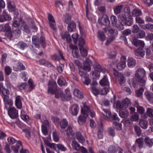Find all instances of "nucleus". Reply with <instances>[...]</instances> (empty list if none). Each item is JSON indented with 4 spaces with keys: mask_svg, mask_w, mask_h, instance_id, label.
<instances>
[{
    "mask_svg": "<svg viewBox=\"0 0 153 153\" xmlns=\"http://www.w3.org/2000/svg\"><path fill=\"white\" fill-rule=\"evenodd\" d=\"M56 82L54 80L50 81L48 83V92L51 94H54L58 89Z\"/></svg>",
    "mask_w": 153,
    "mask_h": 153,
    "instance_id": "f257e3e1",
    "label": "nucleus"
},
{
    "mask_svg": "<svg viewBox=\"0 0 153 153\" xmlns=\"http://www.w3.org/2000/svg\"><path fill=\"white\" fill-rule=\"evenodd\" d=\"M48 18L49 21V24L51 28L55 31H56L57 28L55 20L53 16L50 14L48 15Z\"/></svg>",
    "mask_w": 153,
    "mask_h": 153,
    "instance_id": "f03ea898",
    "label": "nucleus"
},
{
    "mask_svg": "<svg viewBox=\"0 0 153 153\" xmlns=\"http://www.w3.org/2000/svg\"><path fill=\"white\" fill-rule=\"evenodd\" d=\"M98 22L101 25H104L106 26L109 25L110 22L107 15L103 16L101 18H99Z\"/></svg>",
    "mask_w": 153,
    "mask_h": 153,
    "instance_id": "7ed1b4c3",
    "label": "nucleus"
},
{
    "mask_svg": "<svg viewBox=\"0 0 153 153\" xmlns=\"http://www.w3.org/2000/svg\"><path fill=\"white\" fill-rule=\"evenodd\" d=\"M8 114L12 119L16 118L18 116V111L14 107L10 108L8 110Z\"/></svg>",
    "mask_w": 153,
    "mask_h": 153,
    "instance_id": "20e7f679",
    "label": "nucleus"
},
{
    "mask_svg": "<svg viewBox=\"0 0 153 153\" xmlns=\"http://www.w3.org/2000/svg\"><path fill=\"white\" fill-rule=\"evenodd\" d=\"M146 74V71L143 68H139L138 69L135 74L136 78L140 79L144 78Z\"/></svg>",
    "mask_w": 153,
    "mask_h": 153,
    "instance_id": "39448f33",
    "label": "nucleus"
},
{
    "mask_svg": "<svg viewBox=\"0 0 153 153\" xmlns=\"http://www.w3.org/2000/svg\"><path fill=\"white\" fill-rule=\"evenodd\" d=\"M91 61L88 58H86L85 62L83 63V69L86 71H89L91 70Z\"/></svg>",
    "mask_w": 153,
    "mask_h": 153,
    "instance_id": "423d86ee",
    "label": "nucleus"
},
{
    "mask_svg": "<svg viewBox=\"0 0 153 153\" xmlns=\"http://www.w3.org/2000/svg\"><path fill=\"white\" fill-rule=\"evenodd\" d=\"M54 94H55V97L56 98H60L63 100H65L66 98L65 94L60 89H58Z\"/></svg>",
    "mask_w": 153,
    "mask_h": 153,
    "instance_id": "0eeeda50",
    "label": "nucleus"
},
{
    "mask_svg": "<svg viewBox=\"0 0 153 153\" xmlns=\"http://www.w3.org/2000/svg\"><path fill=\"white\" fill-rule=\"evenodd\" d=\"M79 109V107L77 105H72L70 108L71 112L73 115L76 116L78 112Z\"/></svg>",
    "mask_w": 153,
    "mask_h": 153,
    "instance_id": "6e6552de",
    "label": "nucleus"
},
{
    "mask_svg": "<svg viewBox=\"0 0 153 153\" xmlns=\"http://www.w3.org/2000/svg\"><path fill=\"white\" fill-rule=\"evenodd\" d=\"M127 62L128 66L129 68H132L134 67L136 63V60L132 57L128 58Z\"/></svg>",
    "mask_w": 153,
    "mask_h": 153,
    "instance_id": "1a4fd4ad",
    "label": "nucleus"
},
{
    "mask_svg": "<svg viewBox=\"0 0 153 153\" xmlns=\"http://www.w3.org/2000/svg\"><path fill=\"white\" fill-rule=\"evenodd\" d=\"M32 41L33 45L36 48H38L40 46L39 41V37L37 36H32Z\"/></svg>",
    "mask_w": 153,
    "mask_h": 153,
    "instance_id": "9d476101",
    "label": "nucleus"
},
{
    "mask_svg": "<svg viewBox=\"0 0 153 153\" xmlns=\"http://www.w3.org/2000/svg\"><path fill=\"white\" fill-rule=\"evenodd\" d=\"M15 104L18 109H21L22 107L21 99L20 96H17L15 98Z\"/></svg>",
    "mask_w": 153,
    "mask_h": 153,
    "instance_id": "9b49d317",
    "label": "nucleus"
},
{
    "mask_svg": "<svg viewBox=\"0 0 153 153\" xmlns=\"http://www.w3.org/2000/svg\"><path fill=\"white\" fill-rule=\"evenodd\" d=\"M83 116L80 115L78 117V121L80 125L83 124L86 121V118L88 117V114H82Z\"/></svg>",
    "mask_w": 153,
    "mask_h": 153,
    "instance_id": "f8f14e48",
    "label": "nucleus"
},
{
    "mask_svg": "<svg viewBox=\"0 0 153 153\" xmlns=\"http://www.w3.org/2000/svg\"><path fill=\"white\" fill-rule=\"evenodd\" d=\"M1 92L4 96L3 98L4 101H7L9 99V92L8 90L7 89L3 88Z\"/></svg>",
    "mask_w": 153,
    "mask_h": 153,
    "instance_id": "ddd939ff",
    "label": "nucleus"
},
{
    "mask_svg": "<svg viewBox=\"0 0 153 153\" xmlns=\"http://www.w3.org/2000/svg\"><path fill=\"white\" fill-rule=\"evenodd\" d=\"M84 108H82L81 112L82 114H88V116L89 113L92 110V109L88 106H87L85 104L83 105Z\"/></svg>",
    "mask_w": 153,
    "mask_h": 153,
    "instance_id": "4468645a",
    "label": "nucleus"
},
{
    "mask_svg": "<svg viewBox=\"0 0 153 153\" xmlns=\"http://www.w3.org/2000/svg\"><path fill=\"white\" fill-rule=\"evenodd\" d=\"M139 125L142 128L146 129L148 127V121L144 119H141L140 121Z\"/></svg>",
    "mask_w": 153,
    "mask_h": 153,
    "instance_id": "2eb2a0df",
    "label": "nucleus"
},
{
    "mask_svg": "<svg viewBox=\"0 0 153 153\" xmlns=\"http://www.w3.org/2000/svg\"><path fill=\"white\" fill-rule=\"evenodd\" d=\"M145 95L147 99L151 103L153 102V94L149 92H146Z\"/></svg>",
    "mask_w": 153,
    "mask_h": 153,
    "instance_id": "dca6fc26",
    "label": "nucleus"
},
{
    "mask_svg": "<svg viewBox=\"0 0 153 153\" xmlns=\"http://www.w3.org/2000/svg\"><path fill=\"white\" fill-rule=\"evenodd\" d=\"M68 24V31L70 32L73 31L76 27L75 22L74 21H72L71 23H69Z\"/></svg>",
    "mask_w": 153,
    "mask_h": 153,
    "instance_id": "f3484780",
    "label": "nucleus"
},
{
    "mask_svg": "<svg viewBox=\"0 0 153 153\" xmlns=\"http://www.w3.org/2000/svg\"><path fill=\"white\" fill-rule=\"evenodd\" d=\"M94 68L95 71L99 72H100L102 71L103 72L105 70V69L97 63H95L94 65Z\"/></svg>",
    "mask_w": 153,
    "mask_h": 153,
    "instance_id": "a211bd4d",
    "label": "nucleus"
},
{
    "mask_svg": "<svg viewBox=\"0 0 153 153\" xmlns=\"http://www.w3.org/2000/svg\"><path fill=\"white\" fill-rule=\"evenodd\" d=\"M123 7V5H119L114 7L113 8L114 13L117 15L120 14Z\"/></svg>",
    "mask_w": 153,
    "mask_h": 153,
    "instance_id": "6ab92c4d",
    "label": "nucleus"
},
{
    "mask_svg": "<svg viewBox=\"0 0 153 153\" xmlns=\"http://www.w3.org/2000/svg\"><path fill=\"white\" fill-rule=\"evenodd\" d=\"M135 53L137 56L143 57L145 55V51L142 49L138 48L135 50Z\"/></svg>",
    "mask_w": 153,
    "mask_h": 153,
    "instance_id": "aec40b11",
    "label": "nucleus"
},
{
    "mask_svg": "<svg viewBox=\"0 0 153 153\" xmlns=\"http://www.w3.org/2000/svg\"><path fill=\"white\" fill-rule=\"evenodd\" d=\"M13 68L16 71H18L19 69L24 70L25 68V66L23 64L20 62L18 63L16 65L13 66Z\"/></svg>",
    "mask_w": 153,
    "mask_h": 153,
    "instance_id": "412c9836",
    "label": "nucleus"
},
{
    "mask_svg": "<svg viewBox=\"0 0 153 153\" xmlns=\"http://www.w3.org/2000/svg\"><path fill=\"white\" fill-rule=\"evenodd\" d=\"M74 94L75 96L79 98L82 99L83 97V93L77 89L74 90Z\"/></svg>",
    "mask_w": 153,
    "mask_h": 153,
    "instance_id": "4be33fe9",
    "label": "nucleus"
},
{
    "mask_svg": "<svg viewBox=\"0 0 153 153\" xmlns=\"http://www.w3.org/2000/svg\"><path fill=\"white\" fill-rule=\"evenodd\" d=\"M17 47L21 50H24L27 47L26 43L22 41L19 42L17 45Z\"/></svg>",
    "mask_w": 153,
    "mask_h": 153,
    "instance_id": "5701e85b",
    "label": "nucleus"
},
{
    "mask_svg": "<svg viewBox=\"0 0 153 153\" xmlns=\"http://www.w3.org/2000/svg\"><path fill=\"white\" fill-rule=\"evenodd\" d=\"M68 125V121L66 119L64 118L59 123V125L62 129L65 128Z\"/></svg>",
    "mask_w": 153,
    "mask_h": 153,
    "instance_id": "b1692460",
    "label": "nucleus"
},
{
    "mask_svg": "<svg viewBox=\"0 0 153 153\" xmlns=\"http://www.w3.org/2000/svg\"><path fill=\"white\" fill-rule=\"evenodd\" d=\"M100 83L102 85H108L109 82L106 76H104L102 79L100 81Z\"/></svg>",
    "mask_w": 153,
    "mask_h": 153,
    "instance_id": "393cba45",
    "label": "nucleus"
},
{
    "mask_svg": "<svg viewBox=\"0 0 153 153\" xmlns=\"http://www.w3.org/2000/svg\"><path fill=\"white\" fill-rule=\"evenodd\" d=\"M126 108H125L120 111L119 115L122 118L126 117L128 115V112Z\"/></svg>",
    "mask_w": 153,
    "mask_h": 153,
    "instance_id": "a878e982",
    "label": "nucleus"
},
{
    "mask_svg": "<svg viewBox=\"0 0 153 153\" xmlns=\"http://www.w3.org/2000/svg\"><path fill=\"white\" fill-rule=\"evenodd\" d=\"M144 141L147 146L151 147L153 144V139H151L149 137H146L145 138Z\"/></svg>",
    "mask_w": 153,
    "mask_h": 153,
    "instance_id": "bb28decb",
    "label": "nucleus"
},
{
    "mask_svg": "<svg viewBox=\"0 0 153 153\" xmlns=\"http://www.w3.org/2000/svg\"><path fill=\"white\" fill-rule=\"evenodd\" d=\"M71 145L73 148L77 151L79 150L81 148V146H80L79 144L75 140L72 141Z\"/></svg>",
    "mask_w": 153,
    "mask_h": 153,
    "instance_id": "cd10ccee",
    "label": "nucleus"
},
{
    "mask_svg": "<svg viewBox=\"0 0 153 153\" xmlns=\"http://www.w3.org/2000/svg\"><path fill=\"white\" fill-rule=\"evenodd\" d=\"M17 146H13L12 148V149L15 153L18 152L19 148L20 146H22V142L19 140L17 141Z\"/></svg>",
    "mask_w": 153,
    "mask_h": 153,
    "instance_id": "c85d7f7f",
    "label": "nucleus"
},
{
    "mask_svg": "<svg viewBox=\"0 0 153 153\" xmlns=\"http://www.w3.org/2000/svg\"><path fill=\"white\" fill-rule=\"evenodd\" d=\"M97 36L98 39L102 41H104L105 39V35L102 31H98L97 32Z\"/></svg>",
    "mask_w": 153,
    "mask_h": 153,
    "instance_id": "c756f323",
    "label": "nucleus"
},
{
    "mask_svg": "<svg viewBox=\"0 0 153 153\" xmlns=\"http://www.w3.org/2000/svg\"><path fill=\"white\" fill-rule=\"evenodd\" d=\"M76 136L77 139L80 143H83L85 141V139L80 132H77Z\"/></svg>",
    "mask_w": 153,
    "mask_h": 153,
    "instance_id": "7c9ffc66",
    "label": "nucleus"
},
{
    "mask_svg": "<svg viewBox=\"0 0 153 153\" xmlns=\"http://www.w3.org/2000/svg\"><path fill=\"white\" fill-rule=\"evenodd\" d=\"M103 112H102L104 116L106 117L107 118H110L111 116V113L108 109H103Z\"/></svg>",
    "mask_w": 153,
    "mask_h": 153,
    "instance_id": "2f4dec72",
    "label": "nucleus"
},
{
    "mask_svg": "<svg viewBox=\"0 0 153 153\" xmlns=\"http://www.w3.org/2000/svg\"><path fill=\"white\" fill-rule=\"evenodd\" d=\"M39 62L40 65H43L45 66L51 67L52 66V65L51 63L44 59H42L40 60L39 61Z\"/></svg>",
    "mask_w": 153,
    "mask_h": 153,
    "instance_id": "473e14b6",
    "label": "nucleus"
},
{
    "mask_svg": "<svg viewBox=\"0 0 153 153\" xmlns=\"http://www.w3.org/2000/svg\"><path fill=\"white\" fill-rule=\"evenodd\" d=\"M8 7L9 11L11 12L14 11L15 9L14 2L12 1H10L8 2Z\"/></svg>",
    "mask_w": 153,
    "mask_h": 153,
    "instance_id": "72a5a7b5",
    "label": "nucleus"
},
{
    "mask_svg": "<svg viewBox=\"0 0 153 153\" xmlns=\"http://www.w3.org/2000/svg\"><path fill=\"white\" fill-rule=\"evenodd\" d=\"M132 15L134 16H139L142 14V12L140 10L138 9H134L132 12Z\"/></svg>",
    "mask_w": 153,
    "mask_h": 153,
    "instance_id": "f704fd0d",
    "label": "nucleus"
},
{
    "mask_svg": "<svg viewBox=\"0 0 153 153\" xmlns=\"http://www.w3.org/2000/svg\"><path fill=\"white\" fill-rule=\"evenodd\" d=\"M69 65L70 67L71 71L68 70H67L66 71V72L68 74L70 73L71 72L72 73V72H74L75 70V66L73 63L71 62H69Z\"/></svg>",
    "mask_w": 153,
    "mask_h": 153,
    "instance_id": "c9c22d12",
    "label": "nucleus"
},
{
    "mask_svg": "<svg viewBox=\"0 0 153 153\" xmlns=\"http://www.w3.org/2000/svg\"><path fill=\"white\" fill-rule=\"evenodd\" d=\"M145 32L143 30L140 29L137 33V36L139 38H143L145 36Z\"/></svg>",
    "mask_w": 153,
    "mask_h": 153,
    "instance_id": "e433bc0d",
    "label": "nucleus"
},
{
    "mask_svg": "<svg viewBox=\"0 0 153 153\" xmlns=\"http://www.w3.org/2000/svg\"><path fill=\"white\" fill-rule=\"evenodd\" d=\"M79 49L81 55L83 57H85L88 54V51L86 49H85L83 47H80Z\"/></svg>",
    "mask_w": 153,
    "mask_h": 153,
    "instance_id": "4c0bfd02",
    "label": "nucleus"
},
{
    "mask_svg": "<svg viewBox=\"0 0 153 153\" xmlns=\"http://www.w3.org/2000/svg\"><path fill=\"white\" fill-rule=\"evenodd\" d=\"M139 119V115L138 113H135L131 117V119L132 121H137Z\"/></svg>",
    "mask_w": 153,
    "mask_h": 153,
    "instance_id": "58836bf2",
    "label": "nucleus"
},
{
    "mask_svg": "<svg viewBox=\"0 0 153 153\" xmlns=\"http://www.w3.org/2000/svg\"><path fill=\"white\" fill-rule=\"evenodd\" d=\"M144 89L143 87L140 88L139 89L136 91V96L137 97H141L144 91Z\"/></svg>",
    "mask_w": 153,
    "mask_h": 153,
    "instance_id": "ea45409f",
    "label": "nucleus"
},
{
    "mask_svg": "<svg viewBox=\"0 0 153 153\" xmlns=\"http://www.w3.org/2000/svg\"><path fill=\"white\" fill-rule=\"evenodd\" d=\"M3 16L4 18V21H9L11 19L10 16L7 13L6 11L4 10L3 12Z\"/></svg>",
    "mask_w": 153,
    "mask_h": 153,
    "instance_id": "a19ab883",
    "label": "nucleus"
},
{
    "mask_svg": "<svg viewBox=\"0 0 153 153\" xmlns=\"http://www.w3.org/2000/svg\"><path fill=\"white\" fill-rule=\"evenodd\" d=\"M136 80L138 84L141 86L144 85L146 83V80L143 78L140 79L136 78Z\"/></svg>",
    "mask_w": 153,
    "mask_h": 153,
    "instance_id": "79ce46f5",
    "label": "nucleus"
},
{
    "mask_svg": "<svg viewBox=\"0 0 153 153\" xmlns=\"http://www.w3.org/2000/svg\"><path fill=\"white\" fill-rule=\"evenodd\" d=\"M116 107L120 109V110L125 108V107L123 102L117 101L116 104Z\"/></svg>",
    "mask_w": 153,
    "mask_h": 153,
    "instance_id": "37998d69",
    "label": "nucleus"
},
{
    "mask_svg": "<svg viewBox=\"0 0 153 153\" xmlns=\"http://www.w3.org/2000/svg\"><path fill=\"white\" fill-rule=\"evenodd\" d=\"M65 96L66 97L65 100H70L71 98V97L70 94V92L69 88H67L65 90Z\"/></svg>",
    "mask_w": 153,
    "mask_h": 153,
    "instance_id": "c03bdc74",
    "label": "nucleus"
},
{
    "mask_svg": "<svg viewBox=\"0 0 153 153\" xmlns=\"http://www.w3.org/2000/svg\"><path fill=\"white\" fill-rule=\"evenodd\" d=\"M64 17L65 23L67 24H68L71 21V17L70 15L67 13L65 15Z\"/></svg>",
    "mask_w": 153,
    "mask_h": 153,
    "instance_id": "a18cd8bd",
    "label": "nucleus"
},
{
    "mask_svg": "<svg viewBox=\"0 0 153 153\" xmlns=\"http://www.w3.org/2000/svg\"><path fill=\"white\" fill-rule=\"evenodd\" d=\"M53 138L55 142H57L59 140V136L56 131H54L52 133Z\"/></svg>",
    "mask_w": 153,
    "mask_h": 153,
    "instance_id": "49530a36",
    "label": "nucleus"
},
{
    "mask_svg": "<svg viewBox=\"0 0 153 153\" xmlns=\"http://www.w3.org/2000/svg\"><path fill=\"white\" fill-rule=\"evenodd\" d=\"M122 102L124 105L125 108H126L131 104L130 100L129 99L127 98H126Z\"/></svg>",
    "mask_w": 153,
    "mask_h": 153,
    "instance_id": "de8ad7c7",
    "label": "nucleus"
},
{
    "mask_svg": "<svg viewBox=\"0 0 153 153\" xmlns=\"http://www.w3.org/2000/svg\"><path fill=\"white\" fill-rule=\"evenodd\" d=\"M134 129L135 133L138 136H140L141 134V130L140 128L137 126L134 127Z\"/></svg>",
    "mask_w": 153,
    "mask_h": 153,
    "instance_id": "09e8293b",
    "label": "nucleus"
},
{
    "mask_svg": "<svg viewBox=\"0 0 153 153\" xmlns=\"http://www.w3.org/2000/svg\"><path fill=\"white\" fill-rule=\"evenodd\" d=\"M113 126L117 130L120 131L122 129V125L120 123H118L117 122H114Z\"/></svg>",
    "mask_w": 153,
    "mask_h": 153,
    "instance_id": "8fccbe9b",
    "label": "nucleus"
},
{
    "mask_svg": "<svg viewBox=\"0 0 153 153\" xmlns=\"http://www.w3.org/2000/svg\"><path fill=\"white\" fill-rule=\"evenodd\" d=\"M28 83L30 89V91L33 89L34 88L35 86L33 84V80L31 79H30L28 80Z\"/></svg>",
    "mask_w": 153,
    "mask_h": 153,
    "instance_id": "3c124183",
    "label": "nucleus"
},
{
    "mask_svg": "<svg viewBox=\"0 0 153 153\" xmlns=\"http://www.w3.org/2000/svg\"><path fill=\"white\" fill-rule=\"evenodd\" d=\"M57 82L58 85L60 86L64 85L65 84V80L63 78H58Z\"/></svg>",
    "mask_w": 153,
    "mask_h": 153,
    "instance_id": "603ef678",
    "label": "nucleus"
},
{
    "mask_svg": "<svg viewBox=\"0 0 153 153\" xmlns=\"http://www.w3.org/2000/svg\"><path fill=\"white\" fill-rule=\"evenodd\" d=\"M136 142L140 148H142L143 145V141L141 138H139L136 140Z\"/></svg>",
    "mask_w": 153,
    "mask_h": 153,
    "instance_id": "864d4df0",
    "label": "nucleus"
},
{
    "mask_svg": "<svg viewBox=\"0 0 153 153\" xmlns=\"http://www.w3.org/2000/svg\"><path fill=\"white\" fill-rule=\"evenodd\" d=\"M147 114L149 117H153V109L151 108H148L147 110Z\"/></svg>",
    "mask_w": 153,
    "mask_h": 153,
    "instance_id": "5fc2aeb1",
    "label": "nucleus"
},
{
    "mask_svg": "<svg viewBox=\"0 0 153 153\" xmlns=\"http://www.w3.org/2000/svg\"><path fill=\"white\" fill-rule=\"evenodd\" d=\"M110 19L111 24L113 25H116L117 22L116 17L114 15H112L110 17Z\"/></svg>",
    "mask_w": 153,
    "mask_h": 153,
    "instance_id": "6e6d98bb",
    "label": "nucleus"
},
{
    "mask_svg": "<svg viewBox=\"0 0 153 153\" xmlns=\"http://www.w3.org/2000/svg\"><path fill=\"white\" fill-rule=\"evenodd\" d=\"M119 76V77L118 78L119 82L121 85H122L125 82V77L122 74H120Z\"/></svg>",
    "mask_w": 153,
    "mask_h": 153,
    "instance_id": "4d7b16f0",
    "label": "nucleus"
},
{
    "mask_svg": "<svg viewBox=\"0 0 153 153\" xmlns=\"http://www.w3.org/2000/svg\"><path fill=\"white\" fill-rule=\"evenodd\" d=\"M124 124L127 126H130L133 124V122L131 120L129 119H126L124 121Z\"/></svg>",
    "mask_w": 153,
    "mask_h": 153,
    "instance_id": "13d9d810",
    "label": "nucleus"
},
{
    "mask_svg": "<svg viewBox=\"0 0 153 153\" xmlns=\"http://www.w3.org/2000/svg\"><path fill=\"white\" fill-rule=\"evenodd\" d=\"M108 33L112 36L116 35L117 34V30L116 29H114L112 28H109L108 31Z\"/></svg>",
    "mask_w": 153,
    "mask_h": 153,
    "instance_id": "bf43d9fd",
    "label": "nucleus"
},
{
    "mask_svg": "<svg viewBox=\"0 0 153 153\" xmlns=\"http://www.w3.org/2000/svg\"><path fill=\"white\" fill-rule=\"evenodd\" d=\"M73 131L72 129L70 126L68 127L65 131L66 134L68 136H69L70 135H72Z\"/></svg>",
    "mask_w": 153,
    "mask_h": 153,
    "instance_id": "052dcab7",
    "label": "nucleus"
},
{
    "mask_svg": "<svg viewBox=\"0 0 153 153\" xmlns=\"http://www.w3.org/2000/svg\"><path fill=\"white\" fill-rule=\"evenodd\" d=\"M108 153H115L116 152V148L114 145L110 146L108 148Z\"/></svg>",
    "mask_w": 153,
    "mask_h": 153,
    "instance_id": "680f3d73",
    "label": "nucleus"
},
{
    "mask_svg": "<svg viewBox=\"0 0 153 153\" xmlns=\"http://www.w3.org/2000/svg\"><path fill=\"white\" fill-rule=\"evenodd\" d=\"M126 25L128 26H131L133 23V19L131 17L127 18L126 20Z\"/></svg>",
    "mask_w": 153,
    "mask_h": 153,
    "instance_id": "e2e57ef3",
    "label": "nucleus"
},
{
    "mask_svg": "<svg viewBox=\"0 0 153 153\" xmlns=\"http://www.w3.org/2000/svg\"><path fill=\"white\" fill-rule=\"evenodd\" d=\"M13 33L15 35L16 37H19L21 33V30L20 29H17L13 30Z\"/></svg>",
    "mask_w": 153,
    "mask_h": 153,
    "instance_id": "0e129e2a",
    "label": "nucleus"
},
{
    "mask_svg": "<svg viewBox=\"0 0 153 153\" xmlns=\"http://www.w3.org/2000/svg\"><path fill=\"white\" fill-rule=\"evenodd\" d=\"M27 86V83L26 82H23L17 86V88L20 90L25 89Z\"/></svg>",
    "mask_w": 153,
    "mask_h": 153,
    "instance_id": "69168bd1",
    "label": "nucleus"
},
{
    "mask_svg": "<svg viewBox=\"0 0 153 153\" xmlns=\"http://www.w3.org/2000/svg\"><path fill=\"white\" fill-rule=\"evenodd\" d=\"M126 65L123 63L119 62L117 65V68L119 70H122L124 69L126 67Z\"/></svg>",
    "mask_w": 153,
    "mask_h": 153,
    "instance_id": "338daca9",
    "label": "nucleus"
},
{
    "mask_svg": "<svg viewBox=\"0 0 153 153\" xmlns=\"http://www.w3.org/2000/svg\"><path fill=\"white\" fill-rule=\"evenodd\" d=\"M4 70L6 74L7 75H9L11 72V69L9 66H7L5 67Z\"/></svg>",
    "mask_w": 153,
    "mask_h": 153,
    "instance_id": "774afa93",
    "label": "nucleus"
}]
</instances>
